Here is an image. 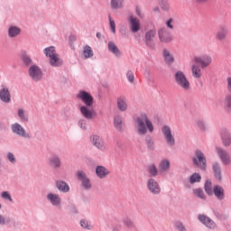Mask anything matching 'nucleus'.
I'll return each instance as SVG.
<instances>
[{"instance_id":"nucleus-49","label":"nucleus","mask_w":231,"mask_h":231,"mask_svg":"<svg viewBox=\"0 0 231 231\" xmlns=\"http://www.w3.org/2000/svg\"><path fill=\"white\" fill-rule=\"evenodd\" d=\"M3 199H8L9 201H14L12 199V196H10V193H8V191H3L2 194H1Z\"/></svg>"},{"instance_id":"nucleus-9","label":"nucleus","mask_w":231,"mask_h":231,"mask_svg":"<svg viewBox=\"0 0 231 231\" xmlns=\"http://www.w3.org/2000/svg\"><path fill=\"white\" fill-rule=\"evenodd\" d=\"M91 143H93L97 149H99V151H106L107 149V145L106 144V142H104V139H102L98 135H92L90 137Z\"/></svg>"},{"instance_id":"nucleus-19","label":"nucleus","mask_w":231,"mask_h":231,"mask_svg":"<svg viewBox=\"0 0 231 231\" xmlns=\"http://www.w3.org/2000/svg\"><path fill=\"white\" fill-rule=\"evenodd\" d=\"M199 220L200 223H203V225L208 226V228H216V223L205 215H199Z\"/></svg>"},{"instance_id":"nucleus-8","label":"nucleus","mask_w":231,"mask_h":231,"mask_svg":"<svg viewBox=\"0 0 231 231\" xmlns=\"http://www.w3.org/2000/svg\"><path fill=\"white\" fill-rule=\"evenodd\" d=\"M29 75L35 82H39L42 79V70L37 65H32L29 69Z\"/></svg>"},{"instance_id":"nucleus-56","label":"nucleus","mask_w":231,"mask_h":231,"mask_svg":"<svg viewBox=\"0 0 231 231\" xmlns=\"http://www.w3.org/2000/svg\"><path fill=\"white\" fill-rule=\"evenodd\" d=\"M197 126L202 131L205 130V123H203L201 120L197 121Z\"/></svg>"},{"instance_id":"nucleus-12","label":"nucleus","mask_w":231,"mask_h":231,"mask_svg":"<svg viewBox=\"0 0 231 231\" xmlns=\"http://www.w3.org/2000/svg\"><path fill=\"white\" fill-rule=\"evenodd\" d=\"M13 133L18 134V136H23V138H30V134L26 133V130L19 124L15 123L12 125Z\"/></svg>"},{"instance_id":"nucleus-15","label":"nucleus","mask_w":231,"mask_h":231,"mask_svg":"<svg viewBox=\"0 0 231 231\" xmlns=\"http://www.w3.org/2000/svg\"><path fill=\"white\" fill-rule=\"evenodd\" d=\"M158 35L161 42H171L172 41V35L165 28H161L158 31Z\"/></svg>"},{"instance_id":"nucleus-36","label":"nucleus","mask_w":231,"mask_h":231,"mask_svg":"<svg viewBox=\"0 0 231 231\" xmlns=\"http://www.w3.org/2000/svg\"><path fill=\"white\" fill-rule=\"evenodd\" d=\"M163 57H164L165 62H167V64H172V62H174V56H172V54H171V51L164 50Z\"/></svg>"},{"instance_id":"nucleus-37","label":"nucleus","mask_w":231,"mask_h":231,"mask_svg":"<svg viewBox=\"0 0 231 231\" xmlns=\"http://www.w3.org/2000/svg\"><path fill=\"white\" fill-rule=\"evenodd\" d=\"M205 191H206V194H208V196H212V194H214V189H212V180H206Z\"/></svg>"},{"instance_id":"nucleus-63","label":"nucleus","mask_w":231,"mask_h":231,"mask_svg":"<svg viewBox=\"0 0 231 231\" xmlns=\"http://www.w3.org/2000/svg\"><path fill=\"white\" fill-rule=\"evenodd\" d=\"M70 39H75V36H70Z\"/></svg>"},{"instance_id":"nucleus-61","label":"nucleus","mask_w":231,"mask_h":231,"mask_svg":"<svg viewBox=\"0 0 231 231\" xmlns=\"http://www.w3.org/2000/svg\"><path fill=\"white\" fill-rule=\"evenodd\" d=\"M125 224H126V225H133V221L128 220V221L125 222Z\"/></svg>"},{"instance_id":"nucleus-7","label":"nucleus","mask_w":231,"mask_h":231,"mask_svg":"<svg viewBox=\"0 0 231 231\" xmlns=\"http://www.w3.org/2000/svg\"><path fill=\"white\" fill-rule=\"evenodd\" d=\"M162 133L168 143V145H174L176 143V139H174V135L172 134V130L169 125H163L162 127Z\"/></svg>"},{"instance_id":"nucleus-46","label":"nucleus","mask_w":231,"mask_h":231,"mask_svg":"<svg viewBox=\"0 0 231 231\" xmlns=\"http://www.w3.org/2000/svg\"><path fill=\"white\" fill-rule=\"evenodd\" d=\"M80 226H82V228H85L86 230H91L92 228L91 224H89V222L85 219L80 221Z\"/></svg>"},{"instance_id":"nucleus-50","label":"nucleus","mask_w":231,"mask_h":231,"mask_svg":"<svg viewBox=\"0 0 231 231\" xmlns=\"http://www.w3.org/2000/svg\"><path fill=\"white\" fill-rule=\"evenodd\" d=\"M126 77L129 82H134V73H133V71L128 70L126 73Z\"/></svg>"},{"instance_id":"nucleus-34","label":"nucleus","mask_w":231,"mask_h":231,"mask_svg":"<svg viewBox=\"0 0 231 231\" xmlns=\"http://www.w3.org/2000/svg\"><path fill=\"white\" fill-rule=\"evenodd\" d=\"M21 33V29L17 26H11L8 30L9 37H17Z\"/></svg>"},{"instance_id":"nucleus-53","label":"nucleus","mask_w":231,"mask_h":231,"mask_svg":"<svg viewBox=\"0 0 231 231\" xmlns=\"http://www.w3.org/2000/svg\"><path fill=\"white\" fill-rule=\"evenodd\" d=\"M226 90L231 93V77L226 79Z\"/></svg>"},{"instance_id":"nucleus-55","label":"nucleus","mask_w":231,"mask_h":231,"mask_svg":"<svg viewBox=\"0 0 231 231\" xmlns=\"http://www.w3.org/2000/svg\"><path fill=\"white\" fill-rule=\"evenodd\" d=\"M136 14L141 18L143 19L144 14L142 13V9L140 7L135 8Z\"/></svg>"},{"instance_id":"nucleus-60","label":"nucleus","mask_w":231,"mask_h":231,"mask_svg":"<svg viewBox=\"0 0 231 231\" xmlns=\"http://www.w3.org/2000/svg\"><path fill=\"white\" fill-rule=\"evenodd\" d=\"M97 39H100L102 37V34L100 32H97Z\"/></svg>"},{"instance_id":"nucleus-14","label":"nucleus","mask_w":231,"mask_h":231,"mask_svg":"<svg viewBox=\"0 0 231 231\" xmlns=\"http://www.w3.org/2000/svg\"><path fill=\"white\" fill-rule=\"evenodd\" d=\"M220 136L224 147H230L231 145V134L227 129H222L220 131Z\"/></svg>"},{"instance_id":"nucleus-28","label":"nucleus","mask_w":231,"mask_h":231,"mask_svg":"<svg viewBox=\"0 0 231 231\" xmlns=\"http://www.w3.org/2000/svg\"><path fill=\"white\" fill-rule=\"evenodd\" d=\"M50 64L54 68H58L59 66H62L63 61H62V59L59 57V54H56L55 56H52L51 58H50Z\"/></svg>"},{"instance_id":"nucleus-54","label":"nucleus","mask_w":231,"mask_h":231,"mask_svg":"<svg viewBox=\"0 0 231 231\" xmlns=\"http://www.w3.org/2000/svg\"><path fill=\"white\" fill-rule=\"evenodd\" d=\"M175 225H176V228L179 231H185V226H183V224H181V222H177L175 223Z\"/></svg>"},{"instance_id":"nucleus-39","label":"nucleus","mask_w":231,"mask_h":231,"mask_svg":"<svg viewBox=\"0 0 231 231\" xmlns=\"http://www.w3.org/2000/svg\"><path fill=\"white\" fill-rule=\"evenodd\" d=\"M85 59H91L93 57V50L89 46H85L83 50Z\"/></svg>"},{"instance_id":"nucleus-47","label":"nucleus","mask_w":231,"mask_h":231,"mask_svg":"<svg viewBox=\"0 0 231 231\" xmlns=\"http://www.w3.org/2000/svg\"><path fill=\"white\" fill-rule=\"evenodd\" d=\"M166 26L169 30H174V20L172 18H169L166 21Z\"/></svg>"},{"instance_id":"nucleus-10","label":"nucleus","mask_w":231,"mask_h":231,"mask_svg":"<svg viewBox=\"0 0 231 231\" xmlns=\"http://www.w3.org/2000/svg\"><path fill=\"white\" fill-rule=\"evenodd\" d=\"M77 177L78 180H79L82 183V187L84 189H91V180H89V178H88V175L82 171H77Z\"/></svg>"},{"instance_id":"nucleus-3","label":"nucleus","mask_w":231,"mask_h":231,"mask_svg":"<svg viewBox=\"0 0 231 231\" xmlns=\"http://www.w3.org/2000/svg\"><path fill=\"white\" fill-rule=\"evenodd\" d=\"M193 163L201 171H207V157H205V153L197 150L193 158Z\"/></svg>"},{"instance_id":"nucleus-27","label":"nucleus","mask_w":231,"mask_h":231,"mask_svg":"<svg viewBox=\"0 0 231 231\" xmlns=\"http://www.w3.org/2000/svg\"><path fill=\"white\" fill-rule=\"evenodd\" d=\"M213 192L217 199H225V189L221 186H215Z\"/></svg>"},{"instance_id":"nucleus-21","label":"nucleus","mask_w":231,"mask_h":231,"mask_svg":"<svg viewBox=\"0 0 231 231\" xmlns=\"http://www.w3.org/2000/svg\"><path fill=\"white\" fill-rule=\"evenodd\" d=\"M47 199L49 201H51V205H53V207H59L61 203L60 197H59V195H57V194L49 193L47 195Z\"/></svg>"},{"instance_id":"nucleus-57","label":"nucleus","mask_w":231,"mask_h":231,"mask_svg":"<svg viewBox=\"0 0 231 231\" xmlns=\"http://www.w3.org/2000/svg\"><path fill=\"white\" fill-rule=\"evenodd\" d=\"M79 125L83 130L87 129V127H86V121H84V120H80L79 123Z\"/></svg>"},{"instance_id":"nucleus-2","label":"nucleus","mask_w":231,"mask_h":231,"mask_svg":"<svg viewBox=\"0 0 231 231\" xmlns=\"http://www.w3.org/2000/svg\"><path fill=\"white\" fill-rule=\"evenodd\" d=\"M173 79L177 86L183 89V91H189V89H190V81H189V79H187V76L183 71L177 70L174 73Z\"/></svg>"},{"instance_id":"nucleus-13","label":"nucleus","mask_w":231,"mask_h":231,"mask_svg":"<svg viewBox=\"0 0 231 231\" xmlns=\"http://www.w3.org/2000/svg\"><path fill=\"white\" fill-rule=\"evenodd\" d=\"M226 37H228V28H226L225 25H222L217 31L215 38L217 41L223 42L226 40Z\"/></svg>"},{"instance_id":"nucleus-48","label":"nucleus","mask_w":231,"mask_h":231,"mask_svg":"<svg viewBox=\"0 0 231 231\" xmlns=\"http://www.w3.org/2000/svg\"><path fill=\"white\" fill-rule=\"evenodd\" d=\"M22 60L27 66H30V64H32V59H30V57H28L27 55H22Z\"/></svg>"},{"instance_id":"nucleus-58","label":"nucleus","mask_w":231,"mask_h":231,"mask_svg":"<svg viewBox=\"0 0 231 231\" xmlns=\"http://www.w3.org/2000/svg\"><path fill=\"white\" fill-rule=\"evenodd\" d=\"M199 5H205V3H208V0H195Z\"/></svg>"},{"instance_id":"nucleus-51","label":"nucleus","mask_w":231,"mask_h":231,"mask_svg":"<svg viewBox=\"0 0 231 231\" xmlns=\"http://www.w3.org/2000/svg\"><path fill=\"white\" fill-rule=\"evenodd\" d=\"M109 21H110V28L111 31L113 32V33H116V26L115 24V20L111 19V17H109Z\"/></svg>"},{"instance_id":"nucleus-44","label":"nucleus","mask_w":231,"mask_h":231,"mask_svg":"<svg viewBox=\"0 0 231 231\" xmlns=\"http://www.w3.org/2000/svg\"><path fill=\"white\" fill-rule=\"evenodd\" d=\"M160 6L162 10H163V12H169V10H171V5H169V1L167 0H162L160 3Z\"/></svg>"},{"instance_id":"nucleus-6","label":"nucleus","mask_w":231,"mask_h":231,"mask_svg":"<svg viewBox=\"0 0 231 231\" xmlns=\"http://www.w3.org/2000/svg\"><path fill=\"white\" fill-rule=\"evenodd\" d=\"M79 111L87 120H93L97 116V112H95L92 106H81Z\"/></svg>"},{"instance_id":"nucleus-33","label":"nucleus","mask_w":231,"mask_h":231,"mask_svg":"<svg viewBox=\"0 0 231 231\" xmlns=\"http://www.w3.org/2000/svg\"><path fill=\"white\" fill-rule=\"evenodd\" d=\"M170 167H171V162L168 160H163L161 162L159 165V171L160 172H165L166 171H169Z\"/></svg>"},{"instance_id":"nucleus-1","label":"nucleus","mask_w":231,"mask_h":231,"mask_svg":"<svg viewBox=\"0 0 231 231\" xmlns=\"http://www.w3.org/2000/svg\"><path fill=\"white\" fill-rule=\"evenodd\" d=\"M134 127L137 134H141L142 136L147 134V131L149 133L154 131V125H152V122L145 113H142L135 118Z\"/></svg>"},{"instance_id":"nucleus-42","label":"nucleus","mask_w":231,"mask_h":231,"mask_svg":"<svg viewBox=\"0 0 231 231\" xmlns=\"http://www.w3.org/2000/svg\"><path fill=\"white\" fill-rule=\"evenodd\" d=\"M193 194L196 198H200V199H206L205 192L201 189H193Z\"/></svg>"},{"instance_id":"nucleus-26","label":"nucleus","mask_w":231,"mask_h":231,"mask_svg":"<svg viewBox=\"0 0 231 231\" xmlns=\"http://www.w3.org/2000/svg\"><path fill=\"white\" fill-rule=\"evenodd\" d=\"M117 107L119 111H127V97H120L117 98Z\"/></svg>"},{"instance_id":"nucleus-11","label":"nucleus","mask_w":231,"mask_h":231,"mask_svg":"<svg viewBox=\"0 0 231 231\" xmlns=\"http://www.w3.org/2000/svg\"><path fill=\"white\" fill-rule=\"evenodd\" d=\"M77 97L79 98L85 106H93V97L90 96L89 93L86 91H79Z\"/></svg>"},{"instance_id":"nucleus-18","label":"nucleus","mask_w":231,"mask_h":231,"mask_svg":"<svg viewBox=\"0 0 231 231\" xmlns=\"http://www.w3.org/2000/svg\"><path fill=\"white\" fill-rule=\"evenodd\" d=\"M129 24L131 28V32L133 33H136L137 32H140L141 24H140V20L134 16H130L129 17Z\"/></svg>"},{"instance_id":"nucleus-59","label":"nucleus","mask_w":231,"mask_h":231,"mask_svg":"<svg viewBox=\"0 0 231 231\" xmlns=\"http://www.w3.org/2000/svg\"><path fill=\"white\" fill-rule=\"evenodd\" d=\"M5 217L0 215V225H5Z\"/></svg>"},{"instance_id":"nucleus-17","label":"nucleus","mask_w":231,"mask_h":231,"mask_svg":"<svg viewBox=\"0 0 231 231\" xmlns=\"http://www.w3.org/2000/svg\"><path fill=\"white\" fill-rule=\"evenodd\" d=\"M147 188L152 194H160L162 192V189L160 188V184H158L154 179H149L147 180Z\"/></svg>"},{"instance_id":"nucleus-32","label":"nucleus","mask_w":231,"mask_h":231,"mask_svg":"<svg viewBox=\"0 0 231 231\" xmlns=\"http://www.w3.org/2000/svg\"><path fill=\"white\" fill-rule=\"evenodd\" d=\"M56 186L59 190H61V192H69V186L62 180L57 181Z\"/></svg>"},{"instance_id":"nucleus-5","label":"nucleus","mask_w":231,"mask_h":231,"mask_svg":"<svg viewBox=\"0 0 231 231\" xmlns=\"http://www.w3.org/2000/svg\"><path fill=\"white\" fill-rule=\"evenodd\" d=\"M193 62H195V64H199L202 69H205V68H208V66L212 64V56L208 54L195 56L193 58Z\"/></svg>"},{"instance_id":"nucleus-22","label":"nucleus","mask_w":231,"mask_h":231,"mask_svg":"<svg viewBox=\"0 0 231 231\" xmlns=\"http://www.w3.org/2000/svg\"><path fill=\"white\" fill-rule=\"evenodd\" d=\"M114 125L116 131H118L119 133H122V131H124V129L125 128V125L122 121V116H116L114 118Z\"/></svg>"},{"instance_id":"nucleus-23","label":"nucleus","mask_w":231,"mask_h":231,"mask_svg":"<svg viewBox=\"0 0 231 231\" xmlns=\"http://www.w3.org/2000/svg\"><path fill=\"white\" fill-rule=\"evenodd\" d=\"M201 69H203L201 65L193 64L191 66V73L194 79H201V77H203V71Z\"/></svg>"},{"instance_id":"nucleus-52","label":"nucleus","mask_w":231,"mask_h":231,"mask_svg":"<svg viewBox=\"0 0 231 231\" xmlns=\"http://www.w3.org/2000/svg\"><path fill=\"white\" fill-rule=\"evenodd\" d=\"M7 159L9 160V162H11V163H15V156L14 155V153H7Z\"/></svg>"},{"instance_id":"nucleus-64","label":"nucleus","mask_w":231,"mask_h":231,"mask_svg":"<svg viewBox=\"0 0 231 231\" xmlns=\"http://www.w3.org/2000/svg\"><path fill=\"white\" fill-rule=\"evenodd\" d=\"M3 126V125L0 123V128Z\"/></svg>"},{"instance_id":"nucleus-40","label":"nucleus","mask_w":231,"mask_h":231,"mask_svg":"<svg viewBox=\"0 0 231 231\" xmlns=\"http://www.w3.org/2000/svg\"><path fill=\"white\" fill-rule=\"evenodd\" d=\"M18 116L22 122H28V115H26V112L24 109L20 108L18 109Z\"/></svg>"},{"instance_id":"nucleus-38","label":"nucleus","mask_w":231,"mask_h":231,"mask_svg":"<svg viewBox=\"0 0 231 231\" xmlns=\"http://www.w3.org/2000/svg\"><path fill=\"white\" fill-rule=\"evenodd\" d=\"M44 53L46 57L51 59L52 57L57 55V51H55V47H49L44 50Z\"/></svg>"},{"instance_id":"nucleus-4","label":"nucleus","mask_w":231,"mask_h":231,"mask_svg":"<svg viewBox=\"0 0 231 231\" xmlns=\"http://www.w3.org/2000/svg\"><path fill=\"white\" fill-rule=\"evenodd\" d=\"M216 152L222 165H224L225 167H228V165H231V156L226 150L222 147H216Z\"/></svg>"},{"instance_id":"nucleus-43","label":"nucleus","mask_w":231,"mask_h":231,"mask_svg":"<svg viewBox=\"0 0 231 231\" xmlns=\"http://www.w3.org/2000/svg\"><path fill=\"white\" fill-rule=\"evenodd\" d=\"M148 172L151 176H158V168L154 164L148 166Z\"/></svg>"},{"instance_id":"nucleus-35","label":"nucleus","mask_w":231,"mask_h":231,"mask_svg":"<svg viewBox=\"0 0 231 231\" xmlns=\"http://www.w3.org/2000/svg\"><path fill=\"white\" fill-rule=\"evenodd\" d=\"M50 165L54 169H59L60 167V159L59 156H53L50 159Z\"/></svg>"},{"instance_id":"nucleus-20","label":"nucleus","mask_w":231,"mask_h":231,"mask_svg":"<svg viewBox=\"0 0 231 231\" xmlns=\"http://www.w3.org/2000/svg\"><path fill=\"white\" fill-rule=\"evenodd\" d=\"M96 174L97 178L104 180V178H107V176H109L110 171L104 166H97L96 168Z\"/></svg>"},{"instance_id":"nucleus-45","label":"nucleus","mask_w":231,"mask_h":231,"mask_svg":"<svg viewBox=\"0 0 231 231\" xmlns=\"http://www.w3.org/2000/svg\"><path fill=\"white\" fill-rule=\"evenodd\" d=\"M146 145L150 151H154V141L151 137H146Z\"/></svg>"},{"instance_id":"nucleus-24","label":"nucleus","mask_w":231,"mask_h":231,"mask_svg":"<svg viewBox=\"0 0 231 231\" xmlns=\"http://www.w3.org/2000/svg\"><path fill=\"white\" fill-rule=\"evenodd\" d=\"M212 170L214 172V176L216 178V180H218L219 181H221V164L217 162H215L212 163Z\"/></svg>"},{"instance_id":"nucleus-62","label":"nucleus","mask_w":231,"mask_h":231,"mask_svg":"<svg viewBox=\"0 0 231 231\" xmlns=\"http://www.w3.org/2000/svg\"><path fill=\"white\" fill-rule=\"evenodd\" d=\"M158 10H159V8H158V7H156V8L154 9V12H158Z\"/></svg>"},{"instance_id":"nucleus-31","label":"nucleus","mask_w":231,"mask_h":231,"mask_svg":"<svg viewBox=\"0 0 231 231\" xmlns=\"http://www.w3.org/2000/svg\"><path fill=\"white\" fill-rule=\"evenodd\" d=\"M108 50L109 51L114 53V55H116V57H120L121 55L120 50H118V47L116 46V44H115V42H108Z\"/></svg>"},{"instance_id":"nucleus-16","label":"nucleus","mask_w":231,"mask_h":231,"mask_svg":"<svg viewBox=\"0 0 231 231\" xmlns=\"http://www.w3.org/2000/svg\"><path fill=\"white\" fill-rule=\"evenodd\" d=\"M0 100L5 102V104H10V102H12L10 90L5 86H2V88L0 89Z\"/></svg>"},{"instance_id":"nucleus-25","label":"nucleus","mask_w":231,"mask_h":231,"mask_svg":"<svg viewBox=\"0 0 231 231\" xmlns=\"http://www.w3.org/2000/svg\"><path fill=\"white\" fill-rule=\"evenodd\" d=\"M156 36V31L155 30H150L145 33V41L147 46L152 48V41H154V37Z\"/></svg>"},{"instance_id":"nucleus-30","label":"nucleus","mask_w":231,"mask_h":231,"mask_svg":"<svg viewBox=\"0 0 231 231\" xmlns=\"http://www.w3.org/2000/svg\"><path fill=\"white\" fill-rule=\"evenodd\" d=\"M110 6L113 10H120L124 8V0H111Z\"/></svg>"},{"instance_id":"nucleus-41","label":"nucleus","mask_w":231,"mask_h":231,"mask_svg":"<svg viewBox=\"0 0 231 231\" xmlns=\"http://www.w3.org/2000/svg\"><path fill=\"white\" fill-rule=\"evenodd\" d=\"M201 181V175L199 173H193L189 178V182L193 183H199Z\"/></svg>"},{"instance_id":"nucleus-29","label":"nucleus","mask_w":231,"mask_h":231,"mask_svg":"<svg viewBox=\"0 0 231 231\" xmlns=\"http://www.w3.org/2000/svg\"><path fill=\"white\" fill-rule=\"evenodd\" d=\"M224 109L226 113H231V94H228L224 98Z\"/></svg>"}]
</instances>
